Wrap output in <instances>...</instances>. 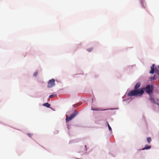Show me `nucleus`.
Segmentation results:
<instances>
[{"mask_svg":"<svg viewBox=\"0 0 159 159\" xmlns=\"http://www.w3.org/2000/svg\"><path fill=\"white\" fill-rule=\"evenodd\" d=\"M140 86V83H137L135 85L134 89L130 91L128 94L129 97L141 96L144 93V88L139 89Z\"/></svg>","mask_w":159,"mask_h":159,"instance_id":"nucleus-1","label":"nucleus"},{"mask_svg":"<svg viewBox=\"0 0 159 159\" xmlns=\"http://www.w3.org/2000/svg\"><path fill=\"white\" fill-rule=\"evenodd\" d=\"M78 114V112L77 111H75L74 113H72L70 117H68V116H66V122H67L71 120L74 118Z\"/></svg>","mask_w":159,"mask_h":159,"instance_id":"nucleus-2","label":"nucleus"},{"mask_svg":"<svg viewBox=\"0 0 159 159\" xmlns=\"http://www.w3.org/2000/svg\"><path fill=\"white\" fill-rule=\"evenodd\" d=\"M144 88V90H145L146 92L148 94L151 93L153 89V87L152 85H148L145 88Z\"/></svg>","mask_w":159,"mask_h":159,"instance_id":"nucleus-3","label":"nucleus"},{"mask_svg":"<svg viewBox=\"0 0 159 159\" xmlns=\"http://www.w3.org/2000/svg\"><path fill=\"white\" fill-rule=\"evenodd\" d=\"M55 80L54 79L50 80L48 83V87L50 88L54 86L55 85Z\"/></svg>","mask_w":159,"mask_h":159,"instance_id":"nucleus-4","label":"nucleus"},{"mask_svg":"<svg viewBox=\"0 0 159 159\" xmlns=\"http://www.w3.org/2000/svg\"><path fill=\"white\" fill-rule=\"evenodd\" d=\"M154 66H155L154 64H153L152 65V66H151V70L150 71V73L152 74H153L154 73V71L155 70L154 69Z\"/></svg>","mask_w":159,"mask_h":159,"instance_id":"nucleus-5","label":"nucleus"},{"mask_svg":"<svg viewBox=\"0 0 159 159\" xmlns=\"http://www.w3.org/2000/svg\"><path fill=\"white\" fill-rule=\"evenodd\" d=\"M150 101L152 103H155L156 102L155 100L154 99L153 97L152 96L151 94H150Z\"/></svg>","mask_w":159,"mask_h":159,"instance_id":"nucleus-6","label":"nucleus"},{"mask_svg":"<svg viewBox=\"0 0 159 159\" xmlns=\"http://www.w3.org/2000/svg\"><path fill=\"white\" fill-rule=\"evenodd\" d=\"M151 148L150 146H148L147 145H146L144 148H143L141 150H144L145 149H150Z\"/></svg>","mask_w":159,"mask_h":159,"instance_id":"nucleus-7","label":"nucleus"},{"mask_svg":"<svg viewBox=\"0 0 159 159\" xmlns=\"http://www.w3.org/2000/svg\"><path fill=\"white\" fill-rule=\"evenodd\" d=\"M43 105L46 106V107H50V104L48 102L44 103L43 104Z\"/></svg>","mask_w":159,"mask_h":159,"instance_id":"nucleus-8","label":"nucleus"},{"mask_svg":"<svg viewBox=\"0 0 159 159\" xmlns=\"http://www.w3.org/2000/svg\"><path fill=\"white\" fill-rule=\"evenodd\" d=\"M91 110L93 111H102L103 110L101 108H98V109H93L92 108Z\"/></svg>","mask_w":159,"mask_h":159,"instance_id":"nucleus-9","label":"nucleus"},{"mask_svg":"<svg viewBox=\"0 0 159 159\" xmlns=\"http://www.w3.org/2000/svg\"><path fill=\"white\" fill-rule=\"evenodd\" d=\"M155 73L159 75V70L156 68L155 69Z\"/></svg>","mask_w":159,"mask_h":159,"instance_id":"nucleus-10","label":"nucleus"},{"mask_svg":"<svg viewBox=\"0 0 159 159\" xmlns=\"http://www.w3.org/2000/svg\"><path fill=\"white\" fill-rule=\"evenodd\" d=\"M38 73V71L37 70L35 71V72L33 74V76L34 77H36Z\"/></svg>","mask_w":159,"mask_h":159,"instance_id":"nucleus-11","label":"nucleus"},{"mask_svg":"<svg viewBox=\"0 0 159 159\" xmlns=\"http://www.w3.org/2000/svg\"><path fill=\"white\" fill-rule=\"evenodd\" d=\"M147 139L148 142V143H150L151 142V139L150 137H148L147 138Z\"/></svg>","mask_w":159,"mask_h":159,"instance_id":"nucleus-12","label":"nucleus"},{"mask_svg":"<svg viewBox=\"0 0 159 159\" xmlns=\"http://www.w3.org/2000/svg\"><path fill=\"white\" fill-rule=\"evenodd\" d=\"M107 125H108V127L110 131H111V127L110 126V125H109V124H108V122H107Z\"/></svg>","mask_w":159,"mask_h":159,"instance_id":"nucleus-13","label":"nucleus"},{"mask_svg":"<svg viewBox=\"0 0 159 159\" xmlns=\"http://www.w3.org/2000/svg\"><path fill=\"white\" fill-rule=\"evenodd\" d=\"M56 96V95H50L49 96L50 98H52L54 97H55Z\"/></svg>","mask_w":159,"mask_h":159,"instance_id":"nucleus-14","label":"nucleus"},{"mask_svg":"<svg viewBox=\"0 0 159 159\" xmlns=\"http://www.w3.org/2000/svg\"><path fill=\"white\" fill-rule=\"evenodd\" d=\"M93 49V48H89V49H87V51L89 52H90Z\"/></svg>","mask_w":159,"mask_h":159,"instance_id":"nucleus-15","label":"nucleus"},{"mask_svg":"<svg viewBox=\"0 0 159 159\" xmlns=\"http://www.w3.org/2000/svg\"><path fill=\"white\" fill-rule=\"evenodd\" d=\"M28 135L30 137H31L32 136L33 134L30 133H28Z\"/></svg>","mask_w":159,"mask_h":159,"instance_id":"nucleus-16","label":"nucleus"},{"mask_svg":"<svg viewBox=\"0 0 159 159\" xmlns=\"http://www.w3.org/2000/svg\"><path fill=\"white\" fill-rule=\"evenodd\" d=\"M141 4H142V6H143V7H144V8H145L146 7V6H144V5H143V4H144V2H143L142 1L141 2Z\"/></svg>","mask_w":159,"mask_h":159,"instance_id":"nucleus-17","label":"nucleus"},{"mask_svg":"<svg viewBox=\"0 0 159 159\" xmlns=\"http://www.w3.org/2000/svg\"><path fill=\"white\" fill-rule=\"evenodd\" d=\"M155 79V75H154V76L151 79L152 80H154Z\"/></svg>","mask_w":159,"mask_h":159,"instance_id":"nucleus-18","label":"nucleus"},{"mask_svg":"<svg viewBox=\"0 0 159 159\" xmlns=\"http://www.w3.org/2000/svg\"><path fill=\"white\" fill-rule=\"evenodd\" d=\"M157 67L159 69V65L157 66Z\"/></svg>","mask_w":159,"mask_h":159,"instance_id":"nucleus-19","label":"nucleus"}]
</instances>
